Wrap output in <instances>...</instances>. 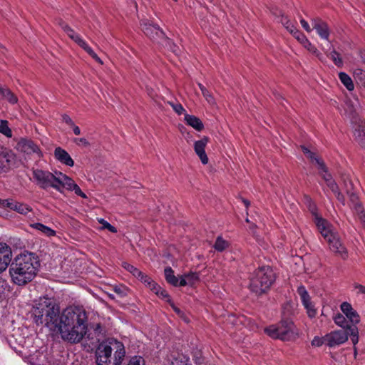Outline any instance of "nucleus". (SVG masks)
Wrapping results in <instances>:
<instances>
[{
	"instance_id": "f257e3e1",
	"label": "nucleus",
	"mask_w": 365,
	"mask_h": 365,
	"mask_svg": "<svg viewBox=\"0 0 365 365\" xmlns=\"http://www.w3.org/2000/svg\"><path fill=\"white\" fill-rule=\"evenodd\" d=\"M33 322L58 333L61 339L71 344L82 341L88 330V315L80 307H68L60 310L54 297L43 296L34 301L30 312Z\"/></svg>"
},
{
	"instance_id": "f03ea898",
	"label": "nucleus",
	"mask_w": 365,
	"mask_h": 365,
	"mask_svg": "<svg viewBox=\"0 0 365 365\" xmlns=\"http://www.w3.org/2000/svg\"><path fill=\"white\" fill-rule=\"evenodd\" d=\"M11 247L6 243L0 242V273L9 265L12 282L19 286L31 282L37 275L40 267L38 256L29 251L18 255L11 262Z\"/></svg>"
},
{
	"instance_id": "7ed1b4c3",
	"label": "nucleus",
	"mask_w": 365,
	"mask_h": 365,
	"mask_svg": "<svg viewBox=\"0 0 365 365\" xmlns=\"http://www.w3.org/2000/svg\"><path fill=\"white\" fill-rule=\"evenodd\" d=\"M96 365H144L141 356H133L126 363L124 344L114 338L100 342L95 351Z\"/></svg>"
},
{
	"instance_id": "20e7f679",
	"label": "nucleus",
	"mask_w": 365,
	"mask_h": 365,
	"mask_svg": "<svg viewBox=\"0 0 365 365\" xmlns=\"http://www.w3.org/2000/svg\"><path fill=\"white\" fill-rule=\"evenodd\" d=\"M276 276L269 266H262L254 271L250 279V290L260 296L270 289L275 282Z\"/></svg>"
},
{
	"instance_id": "39448f33",
	"label": "nucleus",
	"mask_w": 365,
	"mask_h": 365,
	"mask_svg": "<svg viewBox=\"0 0 365 365\" xmlns=\"http://www.w3.org/2000/svg\"><path fill=\"white\" fill-rule=\"evenodd\" d=\"M264 332L272 339L289 341L294 338V325L291 319L284 317L277 324L270 325Z\"/></svg>"
},
{
	"instance_id": "423d86ee",
	"label": "nucleus",
	"mask_w": 365,
	"mask_h": 365,
	"mask_svg": "<svg viewBox=\"0 0 365 365\" xmlns=\"http://www.w3.org/2000/svg\"><path fill=\"white\" fill-rule=\"evenodd\" d=\"M32 174L36 185L43 190L50 187L51 180H54V174L48 170L33 169Z\"/></svg>"
},
{
	"instance_id": "0eeeda50",
	"label": "nucleus",
	"mask_w": 365,
	"mask_h": 365,
	"mask_svg": "<svg viewBox=\"0 0 365 365\" xmlns=\"http://www.w3.org/2000/svg\"><path fill=\"white\" fill-rule=\"evenodd\" d=\"M15 148L26 155L36 154L38 157L43 155L39 147L32 140L29 138H20L15 145Z\"/></svg>"
},
{
	"instance_id": "6e6552de",
	"label": "nucleus",
	"mask_w": 365,
	"mask_h": 365,
	"mask_svg": "<svg viewBox=\"0 0 365 365\" xmlns=\"http://www.w3.org/2000/svg\"><path fill=\"white\" fill-rule=\"evenodd\" d=\"M326 344L329 347L339 346L348 340L347 330H336L324 336Z\"/></svg>"
},
{
	"instance_id": "1a4fd4ad",
	"label": "nucleus",
	"mask_w": 365,
	"mask_h": 365,
	"mask_svg": "<svg viewBox=\"0 0 365 365\" xmlns=\"http://www.w3.org/2000/svg\"><path fill=\"white\" fill-rule=\"evenodd\" d=\"M141 29L146 36L153 42L159 43L161 38L164 37V32L158 25L152 24L149 22H143Z\"/></svg>"
},
{
	"instance_id": "9d476101",
	"label": "nucleus",
	"mask_w": 365,
	"mask_h": 365,
	"mask_svg": "<svg viewBox=\"0 0 365 365\" xmlns=\"http://www.w3.org/2000/svg\"><path fill=\"white\" fill-rule=\"evenodd\" d=\"M340 308L351 325L356 326V324L359 323L360 317L349 303L346 302H343L341 304Z\"/></svg>"
},
{
	"instance_id": "9b49d317",
	"label": "nucleus",
	"mask_w": 365,
	"mask_h": 365,
	"mask_svg": "<svg viewBox=\"0 0 365 365\" xmlns=\"http://www.w3.org/2000/svg\"><path fill=\"white\" fill-rule=\"evenodd\" d=\"M314 222L324 238L328 242L329 238L333 237L336 234L331 229V225L327 220L321 217H317Z\"/></svg>"
},
{
	"instance_id": "f8f14e48",
	"label": "nucleus",
	"mask_w": 365,
	"mask_h": 365,
	"mask_svg": "<svg viewBox=\"0 0 365 365\" xmlns=\"http://www.w3.org/2000/svg\"><path fill=\"white\" fill-rule=\"evenodd\" d=\"M208 142L209 138L204 136L202 139L195 141L194 143L195 152L200 159L202 163L204 165H206L208 163V158L205 150Z\"/></svg>"
},
{
	"instance_id": "ddd939ff",
	"label": "nucleus",
	"mask_w": 365,
	"mask_h": 365,
	"mask_svg": "<svg viewBox=\"0 0 365 365\" xmlns=\"http://www.w3.org/2000/svg\"><path fill=\"white\" fill-rule=\"evenodd\" d=\"M313 29H314L321 38L329 40V29L327 24L319 18L312 19Z\"/></svg>"
},
{
	"instance_id": "4468645a",
	"label": "nucleus",
	"mask_w": 365,
	"mask_h": 365,
	"mask_svg": "<svg viewBox=\"0 0 365 365\" xmlns=\"http://www.w3.org/2000/svg\"><path fill=\"white\" fill-rule=\"evenodd\" d=\"M3 206L24 215L31 211V208L29 205L8 199L3 201Z\"/></svg>"
},
{
	"instance_id": "2eb2a0df",
	"label": "nucleus",
	"mask_w": 365,
	"mask_h": 365,
	"mask_svg": "<svg viewBox=\"0 0 365 365\" xmlns=\"http://www.w3.org/2000/svg\"><path fill=\"white\" fill-rule=\"evenodd\" d=\"M329 245L330 250L335 253L339 254L342 258L345 259L347 257V252L346 248L341 242L340 239L335 235L331 239L329 238L327 242Z\"/></svg>"
},
{
	"instance_id": "dca6fc26",
	"label": "nucleus",
	"mask_w": 365,
	"mask_h": 365,
	"mask_svg": "<svg viewBox=\"0 0 365 365\" xmlns=\"http://www.w3.org/2000/svg\"><path fill=\"white\" fill-rule=\"evenodd\" d=\"M55 158L60 161L61 163L65 164L68 166L73 167L74 161L68 154V153L64 149L58 147L54 150Z\"/></svg>"
},
{
	"instance_id": "f3484780",
	"label": "nucleus",
	"mask_w": 365,
	"mask_h": 365,
	"mask_svg": "<svg viewBox=\"0 0 365 365\" xmlns=\"http://www.w3.org/2000/svg\"><path fill=\"white\" fill-rule=\"evenodd\" d=\"M184 120L188 125L192 127L197 131H201L204 129V125L202 120L195 115L185 114Z\"/></svg>"
},
{
	"instance_id": "a211bd4d",
	"label": "nucleus",
	"mask_w": 365,
	"mask_h": 365,
	"mask_svg": "<svg viewBox=\"0 0 365 365\" xmlns=\"http://www.w3.org/2000/svg\"><path fill=\"white\" fill-rule=\"evenodd\" d=\"M354 138L361 147L365 149V125L363 123L356 125L354 130Z\"/></svg>"
},
{
	"instance_id": "6ab92c4d",
	"label": "nucleus",
	"mask_w": 365,
	"mask_h": 365,
	"mask_svg": "<svg viewBox=\"0 0 365 365\" xmlns=\"http://www.w3.org/2000/svg\"><path fill=\"white\" fill-rule=\"evenodd\" d=\"M0 100H6L11 104L18 102L17 96L8 88H3L0 86Z\"/></svg>"
},
{
	"instance_id": "aec40b11",
	"label": "nucleus",
	"mask_w": 365,
	"mask_h": 365,
	"mask_svg": "<svg viewBox=\"0 0 365 365\" xmlns=\"http://www.w3.org/2000/svg\"><path fill=\"white\" fill-rule=\"evenodd\" d=\"M75 42L81 46L85 51H86L93 59L98 63L103 64L101 59L97 56V54L93 51V49L83 40L81 37L78 38Z\"/></svg>"
},
{
	"instance_id": "412c9836",
	"label": "nucleus",
	"mask_w": 365,
	"mask_h": 365,
	"mask_svg": "<svg viewBox=\"0 0 365 365\" xmlns=\"http://www.w3.org/2000/svg\"><path fill=\"white\" fill-rule=\"evenodd\" d=\"M334 322L338 326L343 328L342 330H349V327H351V324L342 314L338 313L333 318Z\"/></svg>"
},
{
	"instance_id": "4be33fe9",
	"label": "nucleus",
	"mask_w": 365,
	"mask_h": 365,
	"mask_svg": "<svg viewBox=\"0 0 365 365\" xmlns=\"http://www.w3.org/2000/svg\"><path fill=\"white\" fill-rule=\"evenodd\" d=\"M171 365H191V364L187 356L178 353L176 355L173 356Z\"/></svg>"
},
{
	"instance_id": "5701e85b",
	"label": "nucleus",
	"mask_w": 365,
	"mask_h": 365,
	"mask_svg": "<svg viewBox=\"0 0 365 365\" xmlns=\"http://www.w3.org/2000/svg\"><path fill=\"white\" fill-rule=\"evenodd\" d=\"M164 274L168 283L174 287L178 286V278L174 275V271L170 267H166L165 268Z\"/></svg>"
},
{
	"instance_id": "b1692460",
	"label": "nucleus",
	"mask_w": 365,
	"mask_h": 365,
	"mask_svg": "<svg viewBox=\"0 0 365 365\" xmlns=\"http://www.w3.org/2000/svg\"><path fill=\"white\" fill-rule=\"evenodd\" d=\"M304 202L309 211L314 217V220H317V217H321L317 213V207L316 204L309 195H305L304 196Z\"/></svg>"
},
{
	"instance_id": "393cba45",
	"label": "nucleus",
	"mask_w": 365,
	"mask_h": 365,
	"mask_svg": "<svg viewBox=\"0 0 365 365\" xmlns=\"http://www.w3.org/2000/svg\"><path fill=\"white\" fill-rule=\"evenodd\" d=\"M0 156L6 160L8 167H9L11 163L14 162L16 158V155L14 152L4 146L3 149H0Z\"/></svg>"
},
{
	"instance_id": "a878e982",
	"label": "nucleus",
	"mask_w": 365,
	"mask_h": 365,
	"mask_svg": "<svg viewBox=\"0 0 365 365\" xmlns=\"http://www.w3.org/2000/svg\"><path fill=\"white\" fill-rule=\"evenodd\" d=\"M346 194L349 196V200H350L351 203L352 204L355 211L361 212L363 207H362L361 203L359 200V197L356 195V193L355 192H354V190H352V191L349 192V193H346Z\"/></svg>"
},
{
	"instance_id": "bb28decb",
	"label": "nucleus",
	"mask_w": 365,
	"mask_h": 365,
	"mask_svg": "<svg viewBox=\"0 0 365 365\" xmlns=\"http://www.w3.org/2000/svg\"><path fill=\"white\" fill-rule=\"evenodd\" d=\"M339 78L348 91H351L354 89L353 81L348 74L344 72H340L339 73Z\"/></svg>"
},
{
	"instance_id": "cd10ccee",
	"label": "nucleus",
	"mask_w": 365,
	"mask_h": 365,
	"mask_svg": "<svg viewBox=\"0 0 365 365\" xmlns=\"http://www.w3.org/2000/svg\"><path fill=\"white\" fill-rule=\"evenodd\" d=\"M159 43H161L163 46L167 47L168 49H170L172 52L177 53L179 48L176 44L173 42V41L169 38L168 36H165L164 34V37H162Z\"/></svg>"
},
{
	"instance_id": "c85d7f7f",
	"label": "nucleus",
	"mask_w": 365,
	"mask_h": 365,
	"mask_svg": "<svg viewBox=\"0 0 365 365\" xmlns=\"http://www.w3.org/2000/svg\"><path fill=\"white\" fill-rule=\"evenodd\" d=\"M63 176H64V174L63 173H60V176H56L54 175V180H51L52 182L51 185H50V187H53L55 190L59 191L60 192H63L64 183Z\"/></svg>"
},
{
	"instance_id": "c756f323",
	"label": "nucleus",
	"mask_w": 365,
	"mask_h": 365,
	"mask_svg": "<svg viewBox=\"0 0 365 365\" xmlns=\"http://www.w3.org/2000/svg\"><path fill=\"white\" fill-rule=\"evenodd\" d=\"M31 226L32 227L41 231V232H43L44 235H46L48 237L54 236L56 235V232L53 230L43 225L42 223L37 222V223L31 225Z\"/></svg>"
},
{
	"instance_id": "7c9ffc66",
	"label": "nucleus",
	"mask_w": 365,
	"mask_h": 365,
	"mask_svg": "<svg viewBox=\"0 0 365 365\" xmlns=\"http://www.w3.org/2000/svg\"><path fill=\"white\" fill-rule=\"evenodd\" d=\"M348 336H349L351 338V341L354 345V347L356 346L357 343L359 342V329L356 326L351 325V327H349V330H347Z\"/></svg>"
},
{
	"instance_id": "2f4dec72",
	"label": "nucleus",
	"mask_w": 365,
	"mask_h": 365,
	"mask_svg": "<svg viewBox=\"0 0 365 365\" xmlns=\"http://www.w3.org/2000/svg\"><path fill=\"white\" fill-rule=\"evenodd\" d=\"M0 133H2L7 138L12 137V131L9 127V123L6 120H1L0 121Z\"/></svg>"
},
{
	"instance_id": "473e14b6",
	"label": "nucleus",
	"mask_w": 365,
	"mask_h": 365,
	"mask_svg": "<svg viewBox=\"0 0 365 365\" xmlns=\"http://www.w3.org/2000/svg\"><path fill=\"white\" fill-rule=\"evenodd\" d=\"M228 247V242L223 240L222 237H217L214 248L218 252L224 251Z\"/></svg>"
},
{
	"instance_id": "72a5a7b5",
	"label": "nucleus",
	"mask_w": 365,
	"mask_h": 365,
	"mask_svg": "<svg viewBox=\"0 0 365 365\" xmlns=\"http://www.w3.org/2000/svg\"><path fill=\"white\" fill-rule=\"evenodd\" d=\"M327 56L329 57L334 63V64L337 67H342L343 66V61L342 58L340 57V55L338 52H336L335 50H333L331 52H330L329 54H327Z\"/></svg>"
},
{
	"instance_id": "f704fd0d",
	"label": "nucleus",
	"mask_w": 365,
	"mask_h": 365,
	"mask_svg": "<svg viewBox=\"0 0 365 365\" xmlns=\"http://www.w3.org/2000/svg\"><path fill=\"white\" fill-rule=\"evenodd\" d=\"M303 46L310 52L315 54L319 60H322V54L317 50V48L311 43V42L308 40L305 42Z\"/></svg>"
},
{
	"instance_id": "c9c22d12",
	"label": "nucleus",
	"mask_w": 365,
	"mask_h": 365,
	"mask_svg": "<svg viewBox=\"0 0 365 365\" xmlns=\"http://www.w3.org/2000/svg\"><path fill=\"white\" fill-rule=\"evenodd\" d=\"M185 277L187 279L188 284L193 285L199 281V275L197 272H190L185 274Z\"/></svg>"
},
{
	"instance_id": "e433bc0d",
	"label": "nucleus",
	"mask_w": 365,
	"mask_h": 365,
	"mask_svg": "<svg viewBox=\"0 0 365 365\" xmlns=\"http://www.w3.org/2000/svg\"><path fill=\"white\" fill-rule=\"evenodd\" d=\"M281 22L285 26L286 29L292 35L294 34V31L297 30V29L290 23L287 17L282 16Z\"/></svg>"
},
{
	"instance_id": "4c0bfd02",
	"label": "nucleus",
	"mask_w": 365,
	"mask_h": 365,
	"mask_svg": "<svg viewBox=\"0 0 365 365\" xmlns=\"http://www.w3.org/2000/svg\"><path fill=\"white\" fill-rule=\"evenodd\" d=\"M123 267L135 277L140 274L141 271L140 269H138V268L135 267L133 265L128 262H123Z\"/></svg>"
},
{
	"instance_id": "58836bf2",
	"label": "nucleus",
	"mask_w": 365,
	"mask_h": 365,
	"mask_svg": "<svg viewBox=\"0 0 365 365\" xmlns=\"http://www.w3.org/2000/svg\"><path fill=\"white\" fill-rule=\"evenodd\" d=\"M341 180L344 182V185L346 189V193H349V192L354 190V184L352 182V181L349 178L348 176L342 175Z\"/></svg>"
},
{
	"instance_id": "ea45409f",
	"label": "nucleus",
	"mask_w": 365,
	"mask_h": 365,
	"mask_svg": "<svg viewBox=\"0 0 365 365\" xmlns=\"http://www.w3.org/2000/svg\"><path fill=\"white\" fill-rule=\"evenodd\" d=\"M64 183H63V188L71 190H73V187L76 185V183L74 182L73 180H72L71 178L67 176L64 174V176H63Z\"/></svg>"
},
{
	"instance_id": "a19ab883",
	"label": "nucleus",
	"mask_w": 365,
	"mask_h": 365,
	"mask_svg": "<svg viewBox=\"0 0 365 365\" xmlns=\"http://www.w3.org/2000/svg\"><path fill=\"white\" fill-rule=\"evenodd\" d=\"M98 222L102 225L103 229H107L113 233L117 232V229L114 226L108 223L107 221H106L104 219H98Z\"/></svg>"
},
{
	"instance_id": "79ce46f5",
	"label": "nucleus",
	"mask_w": 365,
	"mask_h": 365,
	"mask_svg": "<svg viewBox=\"0 0 365 365\" xmlns=\"http://www.w3.org/2000/svg\"><path fill=\"white\" fill-rule=\"evenodd\" d=\"M354 78L361 83H365V71L361 68H356L354 71Z\"/></svg>"
},
{
	"instance_id": "37998d69",
	"label": "nucleus",
	"mask_w": 365,
	"mask_h": 365,
	"mask_svg": "<svg viewBox=\"0 0 365 365\" xmlns=\"http://www.w3.org/2000/svg\"><path fill=\"white\" fill-rule=\"evenodd\" d=\"M304 307L307 310V314L309 317H314L316 315V309L314 308V305L312 304V302H307L305 304H303Z\"/></svg>"
},
{
	"instance_id": "c03bdc74",
	"label": "nucleus",
	"mask_w": 365,
	"mask_h": 365,
	"mask_svg": "<svg viewBox=\"0 0 365 365\" xmlns=\"http://www.w3.org/2000/svg\"><path fill=\"white\" fill-rule=\"evenodd\" d=\"M6 291H8V284L6 281L0 279V299L6 297Z\"/></svg>"
},
{
	"instance_id": "a18cd8bd",
	"label": "nucleus",
	"mask_w": 365,
	"mask_h": 365,
	"mask_svg": "<svg viewBox=\"0 0 365 365\" xmlns=\"http://www.w3.org/2000/svg\"><path fill=\"white\" fill-rule=\"evenodd\" d=\"M293 36L303 45L308 41L305 35L298 29L294 31Z\"/></svg>"
},
{
	"instance_id": "49530a36",
	"label": "nucleus",
	"mask_w": 365,
	"mask_h": 365,
	"mask_svg": "<svg viewBox=\"0 0 365 365\" xmlns=\"http://www.w3.org/2000/svg\"><path fill=\"white\" fill-rule=\"evenodd\" d=\"M139 280L144 283L147 287H149L150 282H153V279L143 272H140L139 276L136 277Z\"/></svg>"
},
{
	"instance_id": "de8ad7c7",
	"label": "nucleus",
	"mask_w": 365,
	"mask_h": 365,
	"mask_svg": "<svg viewBox=\"0 0 365 365\" xmlns=\"http://www.w3.org/2000/svg\"><path fill=\"white\" fill-rule=\"evenodd\" d=\"M63 31L73 41H76V39L80 37V36L76 34L73 29H72L69 26H68Z\"/></svg>"
},
{
	"instance_id": "09e8293b",
	"label": "nucleus",
	"mask_w": 365,
	"mask_h": 365,
	"mask_svg": "<svg viewBox=\"0 0 365 365\" xmlns=\"http://www.w3.org/2000/svg\"><path fill=\"white\" fill-rule=\"evenodd\" d=\"M198 86H199L200 89L202 91L203 96L207 99V101L208 102H210V103L212 102V97L210 95V92L207 90V88L201 83H199Z\"/></svg>"
},
{
	"instance_id": "8fccbe9b",
	"label": "nucleus",
	"mask_w": 365,
	"mask_h": 365,
	"mask_svg": "<svg viewBox=\"0 0 365 365\" xmlns=\"http://www.w3.org/2000/svg\"><path fill=\"white\" fill-rule=\"evenodd\" d=\"M169 104L172 106L173 110L178 115L182 114V112L185 111V109L183 108L182 106L180 103H173L169 102Z\"/></svg>"
},
{
	"instance_id": "3c124183",
	"label": "nucleus",
	"mask_w": 365,
	"mask_h": 365,
	"mask_svg": "<svg viewBox=\"0 0 365 365\" xmlns=\"http://www.w3.org/2000/svg\"><path fill=\"white\" fill-rule=\"evenodd\" d=\"M148 287L157 295H159L160 290L162 289V287L155 283L153 280L152 282H150Z\"/></svg>"
},
{
	"instance_id": "603ef678",
	"label": "nucleus",
	"mask_w": 365,
	"mask_h": 365,
	"mask_svg": "<svg viewBox=\"0 0 365 365\" xmlns=\"http://www.w3.org/2000/svg\"><path fill=\"white\" fill-rule=\"evenodd\" d=\"M314 160L319 165V168L322 170V171L324 173H327L328 172V168L325 165L324 162L320 159V158H314Z\"/></svg>"
},
{
	"instance_id": "864d4df0",
	"label": "nucleus",
	"mask_w": 365,
	"mask_h": 365,
	"mask_svg": "<svg viewBox=\"0 0 365 365\" xmlns=\"http://www.w3.org/2000/svg\"><path fill=\"white\" fill-rule=\"evenodd\" d=\"M327 185L334 194L336 193L338 191L340 190L337 183L335 182L334 180L329 182L328 184H327Z\"/></svg>"
},
{
	"instance_id": "5fc2aeb1",
	"label": "nucleus",
	"mask_w": 365,
	"mask_h": 365,
	"mask_svg": "<svg viewBox=\"0 0 365 365\" xmlns=\"http://www.w3.org/2000/svg\"><path fill=\"white\" fill-rule=\"evenodd\" d=\"M324 343H326L324 340V336L323 338H320L319 336H315L314 339L312 341V345L315 346H320Z\"/></svg>"
},
{
	"instance_id": "6e6d98bb",
	"label": "nucleus",
	"mask_w": 365,
	"mask_h": 365,
	"mask_svg": "<svg viewBox=\"0 0 365 365\" xmlns=\"http://www.w3.org/2000/svg\"><path fill=\"white\" fill-rule=\"evenodd\" d=\"M73 141L78 145H83L85 147L90 145V143L84 138H75Z\"/></svg>"
},
{
	"instance_id": "4d7b16f0",
	"label": "nucleus",
	"mask_w": 365,
	"mask_h": 365,
	"mask_svg": "<svg viewBox=\"0 0 365 365\" xmlns=\"http://www.w3.org/2000/svg\"><path fill=\"white\" fill-rule=\"evenodd\" d=\"M71 190L74 191L76 195L81 196L83 198H87L86 195L82 192V190L77 184L73 187V190Z\"/></svg>"
},
{
	"instance_id": "13d9d810",
	"label": "nucleus",
	"mask_w": 365,
	"mask_h": 365,
	"mask_svg": "<svg viewBox=\"0 0 365 365\" xmlns=\"http://www.w3.org/2000/svg\"><path fill=\"white\" fill-rule=\"evenodd\" d=\"M158 296L163 299H165L168 302V299H170V295L168 294V292L163 288L161 289V290H160V294Z\"/></svg>"
},
{
	"instance_id": "bf43d9fd",
	"label": "nucleus",
	"mask_w": 365,
	"mask_h": 365,
	"mask_svg": "<svg viewBox=\"0 0 365 365\" xmlns=\"http://www.w3.org/2000/svg\"><path fill=\"white\" fill-rule=\"evenodd\" d=\"M62 120L70 126L74 124L73 120L67 114L62 115Z\"/></svg>"
},
{
	"instance_id": "052dcab7",
	"label": "nucleus",
	"mask_w": 365,
	"mask_h": 365,
	"mask_svg": "<svg viewBox=\"0 0 365 365\" xmlns=\"http://www.w3.org/2000/svg\"><path fill=\"white\" fill-rule=\"evenodd\" d=\"M321 175L324 180L326 182V184H328L329 182L334 180L332 178V175L330 173H329V172Z\"/></svg>"
},
{
	"instance_id": "680f3d73",
	"label": "nucleus",
	"mask_w": 365,
	"mask_h": 365,
	"mask_svg": "<svg viewBox=\"0 0 365 365\" xmlns=\"http://www.w3.org/2000/svg\"><path fill=\"white\" fill-rule=\"evenodd\" d=\"M358 215H359V220L361 221V223L363 225L364 227L365 228V213H364V208L362 207V212H356Z\"/></svg>"
},
{
	"instance_id": "e2e57ef3",
	"label": "nucleus",
	"mask_w": 365,
	"mask_h": 365,
	"mask_svg": "<svg viewBox=\"0 0 365 365\" xmlns=\"http://www.w3.org/2000/svg\"><path fill=\"white\" fill-rule=\"evenodd\" d=\"M300 23L302 24V26L306 31H307V32L312 31V29L310 28L309 24L304 19H301Z\"/></svg>"
},
{
	"instance_id": "0e129e2a",
	"label": "nucleus",
	"mask_w": 365,
	"mask_h": 365,
	"mask_svg": "<svg viewBox=\"0 0 365 365\" xmlns=\"http://www.w3.org/2000/svg\"><path fill=\"white\" fill-rule=\"evenodd\" d=\"M336 197V199L341 202L343 205L345 204V197L344 195L339 191L334 194Z\"/></svg>"
},
{
	"instance_id": "69168bd1",
	"label": "nucleus",
	"mask_w": 365,
	"mask_h": 365,
	"mask_svg": "<svg viewBox=\"0 0 365 365\" xmlns=\"http://www.w3.org/2000/svg\"><path fill=\"white\" fill-rule=\"evenodd\" d=\"M297 292H298L299 295L300 296V297L304 295H307V293H308L304 286L299 287L297 289Z\"/></svg>"
},
{
	"instance_id": "338daca9",
	"label": "nucleus",
	"mask_w": 365,
	"mask_h": 365,
	"mask_svg": "<svg viewBox=\"0 0 365 365\" xmlns=\"http://www.w3.org/2000/svg\"><path fill=\"white\" fill-rule=\"evenodd\" d=\"M168 303L170 304V305L172 307L173 309L174 310V312L177 314H180L181 312L180 309L179 308H178L175 304L173 303V302L171 300V299H168Z\"/></svg>"
},
{
	"instance_id": "774afa93",
	"label": "nucleus",
	"mask_w": 365,
	"mask_h": 365,
	"mask_svg": "<svg viewBox=\"0 0 365 365\" xmlns=\"http://www.w3.org/2000/svg\"><path fill=\"white\" fill-rule=\"evenodd\" d=\"M188 284L187 279L185 277V274L181 277L180 280H178V286L183 287Z\"/></svg>"
}]
</instances>
